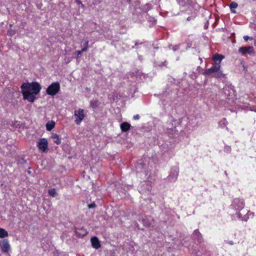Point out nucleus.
<instances>
[{
	"label": "nucleus",
	"instance_id": "1",
	"mask_svg": "<svg viewBox=\"0 0 256 256\" xmlns=\"http://www.w3.org/2000/svg\"><path fill=\"white\" fill-rule=\"evenodd\" d=\"M24 100L34 102L36 100V96L38 94L41 90L40 85L38 82L23 83L20 86Z\"/></svg>",
	"mask_w": 256,
	"mask_h": 256
},
{
	"label": "nucleus",
	"instance_id": "2",
	"mask_svg": "<svg viewBox=\"0 0 256 256\" xmlns=\"http://www.w3.org/2000/svg\"><path fill=\"white\" fill-rule=\"evenodd\" d=\"M245 206L244 200L242 198H236L233 200L230 206V208L236 212L238 218V214H242Z\"/></svg>",
	"mask_w": 256,
	"mask_h": 256
},
{
	"label": "nucleus",
	"instance_id": "3",
	"mask_svg": "<svg viewBox=\"0 0 256 256\" xmlns=\"http://www.w3.org/2000/svg\"><path fill=\"white\" fill-rule=\"evenodd\" d=\"M220 68V63L215 62L214 64L204 72V74L206 76L212 74V76L216 78L224 77V74Z\"/></svg>",
	"mask_w": 256,
	"mask_h": 256
},
{
	"label": "nucleus",
	"instance_id": "4",
	"mask_svg": "<svg viewBox=\"0 0 256 256\" xmlns=\"http://www.w3.org/2000/svg\"><path fill=\"white\" fill-rule=\"evenodd\" d=\"M60 90V84L58 82L52 83L46 88V92L48 94L54 96Z\"/></svg>",
	"mask_w": 256,
	"mask_h": 256
},
{
	"label": "nucleus",
	"instance_id": "5",
	"mask_svg": "<svg viewBox=\"0 0 256 256\" xmlns=\"http://www.w3.org/2000/svg\"><path fill=\"white\" fill-rule=\"evenodd\" d=\"M74 122L76 125H80L82 122L86 117L84 110L78 108L74 112Z\"/></svg>",
	"mask_w": 256,
	"mask_h": 256
},
{
	"label": "nucleus",
	"instance_id": "6",
	"mask_svg": "<svg viewBox=\"0 0 256 256\" xmlns=\"http://www.w3.org/2000/svg\"><path fill=\"white\" fill-rule=\"evenodd\" d=\"M179 173V168L178 166H174L171 169L170 172L167 180L170 182H174L177 180Z\"/></svg>",
	"mask_w": 256,
	"mask_h": 256
},
{
	"label": "nucleus",
	"instance_id": "7",
	"mask_svg": "<svg viewBox=\"0 0 256 256\" xmlns=\"http://www.w3.org/2000/svg\"><path fill=\"white\" fill-rule=\"evenodd\" d=\"M37 146L39 150L44 152L48 149V142L46 138H42L39 140L37 144Z\"/></svg>",
	"mask_w": 256,
	"mask_h": 256
},
{
	"label": "nucleus",
	"instance_id": "8",
	"mask_svg": "<svg viewBox=\"0 0 256 256\" xmlns=\"http://www.w3.org/2000/svg\"><path fill=\"white\" fill-rule=\"evenodd\" d=\"M0 246L2 252L6 253L10 250V246L7 239L0 240Z\"/></svg>",
	"mask_w": 256,
	"mask_h": 256
},
{
	"label": "nucleus",
	"instance_id": "9",
	"mask_svg": "<svg viewBox=\"0 0 256 256\" xmlns=\"http://www.w3.org/2000/svg\"><path fill=\"white\" fill-rule=\"evenodd\" d=\"M170 122H172V126H168L167 128L168 130L167 132L171 134L174 132V128H175L178 126L182 122V120L179 118L178 120H175L174 118H172L170 119Z\"/></svg>",
	"mask_w": 256,
	"mask_h": 256
},
{
	"label": "nucleus",
	"instance_id": "10",
	"mask_svg": "<svg viewBox=\"0 0 256 256\" xmlns=\"http://www.w3.org/2000/svg\"><path fill=\"white\" fill-rule=\"evenodd\" d=\"M238 52L242 55L250 54L254 52V48L252 46H242L239 48Z\"/></svg>",
	"mask_w": 256,
	"mask_h": 256
},
{
	"label": "nucleus",
	"instance_id": "11",
	"mask_svg": "<svg viewBox=\"0 0 256 256\" xmlns=\"http://www.w3.org/2000/svg\"><path fill=\"white\" fill-rule=\"evenodd\" d=\"M254 214L252 212H250V210H246V212L244 214H238V219L244 222H247L249 219L250 216H254Z\"/></svg>",
	"mask_w": 256,
	"mask_h": 256
},
{
	"label": "nucleus",
	"instance_id": "12",
	"mask_svg": "<svg viewBox=\"0 0 256 256\" xmlns=\"http://www.w3.org/2000/svg\"><path fill=\"white\" fill-rule=\"evenodd\" d=\"M87 230L84 228H76L75 230L76 234L79 238H82L88 234Z\"/></svg>",
	"mask_w": 256,
	"mask_h": 256
},
{
	"label": "nucleus",
	"instance_id": "13",
	"mask_svg": "<svg viewBox=\"0 0 256 256\" xmlns=\"http://www.w3.org/2000/svg\"><path fill=\"white\" fill-rule=\"evenodd\" d=\"M90 242L92 246L94 248L98 249L100 247V242L97 237H92L90 240Z\"/></svg>",
	"mask_w": 256,
	"mask_h": 256
},
{
	"label": "nucleus",
	"instance_id": "14",
	"mask_svg": "<svg viewBox=\"0 0 256 256\" xmlns=\"http://www.w3.org/2000/svg\"><path fill=\"white\" fill-rule=\"evenodd\" d=\"M50 138L52 139L53 142L56 144L58 145L61 143V138L57 134L52 133Z\"/></svg>",
	"mask_w": 256,
	"mask_h": 256
},
{
	"label": "nucleus",
	"instance_id": "15",
	"mask_svg": "<svg viewBox=\"0 0 256 256\" xmlns=\"http://www.w3.org/2000/svg\"><path fill=\"white\" fill-rule=\"evenodd\" d=\"M130 124L127 122H124L120 124V127L122 132H128L130 128Z\"/></svg>",
	"mask_w": 256,
	"mask_h": 256
},
{
	"label": "nucleus",
	"instance_id": "16",
	"mask_svg": "<svg viewBox=\"0 0 256 256\" xmlns=\"http://www.w3.org/2000/svg\"><path fill=\"white\" fill-rule=\"evenodd\" d=\"M140 218L142 219L144 226L146 228L148 227L150 224V218L146 216H142Z\"/></svg>",
	"mask_w": 256,
	"mask_h": 256
},
{
	"label": "nucleus",
	"instance_id": "17",
	"mask_svg": "<svg viewBox=\"0 0 256 256\" xmlns=\"http://www.w3.org/2000/svg\"><path fill=\"white\" fill-rule=\"evenodd\" d=\"M224 58V56L222 55L218 54H216L212 56V59L214 61L216 62L220 63V62Z\"/></svg>",
	"mask_w": 256,
	"mask_h": 256
},
{
	"label": "nucleus",
	"instance_id": "18",
	"mask_svg": "<svg viewBox=\"0 0 256 256\" xmlns=\"http://www.w3.org/2000/svg\"><path fill=\"white\" fill-rule=\"evenodd\" d=\"M228 124V122L226 118H224L218 122V126L221 128H226V130H228V128L226 126Z\"/></svg>",
	"mask_w": 256,
	"mask_h": 256
},
{
	"label": "nucleus",
	"instance_id": "19",
	"mask_svg": "<svg viewBox=\"0 0 256 256\" xmlns=\"http://www.w3.org/2000/svg\"><path fill=\"white\" fill-rule=\"evenodd\" d=\"M46 129L48 131H50L55 126V122L52 121H49L46 124Z\"/></svg>",
	"mask_w": 256,
	"mask_h": 256
},
{
	"label": "nucleus",
	"instance_id": "20",
	"mask_svg": "<svg viewBox=\"0 0 256 256\" xmlns=\"http://www.w3.org/2000/svg\"><path fill=\"white\" fill-rule=\"evenodd\" d=\"M230 87L229 86H226L224 88V91L225 95L228 96H232L233 94V90H231V92L229 90Z\"/></svg>",
	"mask_w": 256,
	"mask_h": 256
},
{
	"label": "nucleus",
	"instance_id": "21",
	"mask_svg": "<svg viewBox=\"0 0 256 256\" xmlns=\"http://www.w3.org/2000/svg\"><path fill=\"white\" fill-rule=\"evenodd\" d=\"M8 236V232L4 229L0 228V238H4Z\"/></svg>",
	"mask_w": 256,
	"mask_h": 256
},
{
	"label": "nucleus",
	"instance_id": "22",
	"mask_svg": "<svg viewBox=\"0 0 256 256\" xmlns=\"http://www.w3.org/2000/svg\"><path fill=\"white\" fill-rule=\"evenodd\" d=\"M88 43H89L88 40H86L84 41V47L82 48V52H85L87 51V50L88 49Z\"/></svg>",
	"mask_w": 256,
	"mask_h": 256
},
{
	"label": "nucleus",
	"instance_id": "23",
	"mask_svg": "<svg viewBox=\"0 0 256 256\" xmlns=\"http://www.w3.org/2000/svg\"><path fill=\"white\" fill-rule=\"evenodd\" d=\"M48 192V194L52 197H54L56 195V190L55 188H52L49 190Z\"/></svg>",
	"mask_w": 256,
	"mask_h": 256
},
{
	"label": "nucleus",
	"instance_id": "24",
	"mask_svg": "<svg viewBox=\"0 0 256 256\" xmlns=\"http://www.w3.org/2000/svg\"><path fill=\"white\" fill-rule=\"evenodd\" d=\"M156 64L158 66H160V67L166 66L168 64V62L166 60H164V61L162 62H158V63H156Z\"/></svg>",
	"mask_w": 256,
	"mask_h": 256
},
{
	"label": "nucleus",
	"instance_id": "25",
	"mask_svg": "<svg viewBox=\"0 0 256 256\" xmlns=\"http://www.w3.org/2000/svg\"><path fill=\"white\" fill-rule=\"evenodd\" d=\"M90 105L92 108H95L97 106L98 102L95 100H91L90 102Z\"/></svg>",
	"mask_w": 256,
	"mask_h": 256
},
{
	"label": "nucleus",
	"instance_id": "26",
	"mask_svg": "<svg viewBox=\"0 0 256 256\" xmlns=\"http://www.w3.org/2000/svg\"><path fill=\"white\" fill-rule=\"evenodd\" d=\"M238 6V4L236 2H232L230 6V9H234L236 8Z\"/></svg>",
	"mask_w": 256,
	"mask_h": 256
},
{
	"label": "nucleus",
	"instance_id": "27",
	"mask_svg": "<svg viewBox=\"0 0 256 256\" xmlns=\"http://www.w3.org/2000/svg\"><path fill=\"white\" fill-rule=\"evenodd\" d=\"M180 6H184L186 5V2L184 0H176Z\"/></svg>",
	"mask_w": 256,
	"mask_h": 256
},
{
	"label": "nucleus",
	"instance_id": "28",
	"mask_svg": "<svg viewBox=\"0 0 256 256\" xmlns=\"http://www.w3.org/2000/svg\"><path fill=\"white\" fill-rule=\"evenodd\" d=\"M180 44H176L172 46L171 48L174 52H176V50H178L180 49Z\"/></svg>",
	"mask_w": 256,
	"mask_h": 256
},
{
	"label": "nucleus",
	"instance_id": "29",
	"mask_svg": "<svg viewBox=\"0 0 256 256\" xmlns=\"http://www.w3.org/2000/svg\"><path fill=\"white\" fill-rule=\"evenodd\" d=\"M194 234L196 235V236H198V238L202 236L201 234H200V232H199V231L198 230H194Z\"/></svg>",
	"mask_w": 256,
	"mask_h": 256
},
{
	"label": "nucleus",
	"instance_id": "30",
	"mask_svg": "<svg viewBox=\"0 0 256 256\" xmlns=\"http://www.w3.org/2000/svg\"><path fill=\"white\" fill-rule=\"evenodd\" d=\"M224 151H226L227 152H230L231 151V148L230 146H226L224 147Z\"/></svg>",
	"mask_w": 256,
	"mask_h": 256
},
{
	"label": "nucleus",
	"instance_id": "31",
	"mask_svg": "<svg viewBox=\"0 0 256 256\" xmlns=\"http://www.w3.org/2000/svg\"><path fill=\"white\" fill-rule=\"evenodd\" d=\"M244 39L245 41L246 42L248 40H252V38L248 36H244Z\"/></svg>",
	"mask_w": 256,
	"mask_h": 256
},
{
	"label": "nucleus",
	"instance_id": "32",
	"mask_svg": "<svg viewBox=\"0 0 256 256\" xmlns=\"http://www.w3.org/2000/svg\"><path fill=\"white\" fill-rule=\"evenodd\" d=\"M96 206V204L94 203H92L88 205V207L89 208H95Z\"/></svg>",
	"mask_w": 256,
	"mask_h": 256
},
{
	"label": "nucleus",
	"instance_id": "33",
	"mask_svg": "<svg viewBox=\"0 0 256 256\" xmlns=\"http://www.w3.org/2000/svg\"><path fill=\"white\" fill-rule=\"evenodd\" d=\"M140 116L138 114L134 115L133 117L134 120H138L140 119Z\"/></svg>",
	"mask_w": 256,
	"mask_h": 256
},
{
	"label": "nucleus",
	"instance_id": "34",
	"mask_svg": "<svg viewBox=\"0 0 256 256\" xmlns=\"http://www.w3.org/2000/svg\"><path fill=\"white\" fill-rule=\"evenodd\" d=\"M82 52H83L82 51V50H76V56H78L81 54V53H82Z\"/></svg>",
	"mask_w": 256,
	"mask_h": 256
},
{
	"label": "nucleus",
	"instance_id": "35",
	"mask_svg": "<svg viewBox=\"0 0 256 256\" xmlns=\"http://www.w3.org/2000/svg\"><path fill=\"white\" fill-rule=\"evenodd\" d=\"M225 242H226V244H230V246H232V245H233V244H234V242H233V241H232V240L225 241Z\"/></svg>",
	"mask_w": 256,
	"mask_h": 256
},
{
	"label": "nucleus",
	"instance_id": "36",
	"mask_svg": "<svg viewBox=\"0 0 256 256\" xmlns=\"http://www.w3.org/2000/svg\"><path fill=\"white\" fill-rule=\"evenodd\" d=\"M146 6L148 10L149 9H150L151 8V5L149 4H146V5H145Z\"/></svg>",
	"mask_w": 256,
	"mask_h": 256
},
{
	"label": "nucleus",
	"instance_id": "37",
	"mask_svg": "<svg viewBox=\"0 0 256 256\" xmlns=\"http://www.w3.org/2000/svg\"><path fill=\"white\" fill-rule=\"evenodd\" d=\"M76 2L78 4H81L82 6H84V5L82 3V2L80 0H76Z\"/></svg>",
	"mask_w": 256,
	"mask_h": 256
},
{
	"label": "nucleus",
	"instance_id": "38",
	"mask_svg": "<svg viewBox=\"0 0 256 256\" xmlns=\"http://www.w3.org/2000/svg\"><path fill=\"white\" fill-rule=\"evenodd\" d=\"M14 32H8V34H9L10 36H12L14 34Z\"/></svg>",
	"mask_w": 256,
	"mask_h": 256
},
{
	"label": "nucleus",
	"instance_id": "39",
	"mask_svg": "<svg viewBox=\"0 0 256 256\" xmlns=\"http://www.w3.org/2000/svg\"><path fill=\"white\" fill-rule=\"evenodd\" d=\"M231 10V12L232 13H236V11L234 10L233 9H230Z\"/></svg>",
	"mask_w": 256,
	"mask_h": 256
},
{
	"label": "nucleus",
	"instance_id": "40",
	"mask_svg": "<svg viewBox=\"0 0 256 256\" xmlns=\"http://www.w3.org/2000/svg\"><path fill=\"white\" fill-rule=\"evenodd\" d=\"M190 20V17H188V18H187V20Z\"/></svg>",
	"mask_w": 256,
	"mask_h": 256
},
{
	"label": "nucleus",
	"instance_id": "41",
	"mask_svg": "<svg viewBox=\"0 0 256 256\" xmlns=\"http://www.w3.org/2000/svg\"><path fill=\"white\" fill-rule=\"evenodd\" d=\"M138 43L137 42H136V43H135V45H136H136H138Z\"/></svg>",
	"mask_w": 256,
	"mask_h": 256
},
{
	"label": "nucleus",
	"instance_id": "42",
	"mask_svg": "<svg viewBox=\"0 0 256 256\" xmlns=\"http://www.w3.org/2000/svg\"><path fill=\"white\" fill-rule=\"evenodd\" d=\"M193 0H191V1L192 2Z\"/></svg>",
	"mask_w": 256,
	"mask_h": 256
}]
</instances>
